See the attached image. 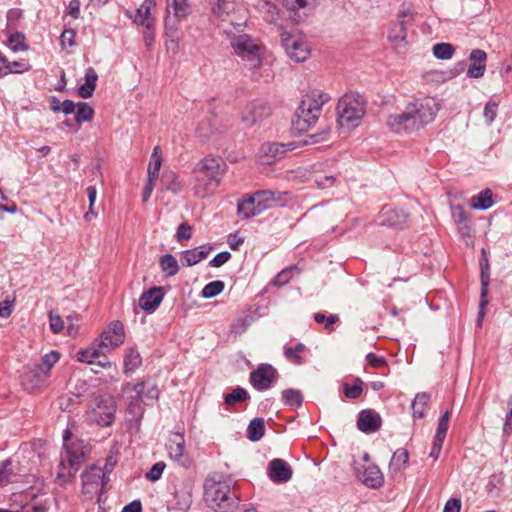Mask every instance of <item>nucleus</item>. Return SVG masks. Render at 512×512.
<instances>
[{
    "label": "nucleus",
    "instance_id": "1",
    "mask_svg": "<svg viewBox=\"0 0 512 512\" xmlns=\"http://www.w3.org/2000/svg\"><path fill=\"white\" fill-rule=\"evenodd\" d=\"M203 489L205 502L215 512H230L238 505L239 493L231 477L211 473L205 478Z\"/></svg>",
    "mask_w": 512,
    "mask_h": 512
},
{
    "label": "nucleus",
    "instance_id": "2",
    "mask_svg": "<svg viewBox=\"0 0 512 512\" xmlns=\"http://www.w3.org/2000/svg\"><path fill=\"white\" fill-rule=\"evenodd\" d=\"M226 164L220 158L205 157L196 163L190 180L196 197L205 198L217 190L225 173Z\"/></svg>",
    "mask_w": 512,
    "mask_h": 512
},
{
    "label": "nucleus",
    "instance_id": "3",
    "mask_svg": "<svg viewBox=\"0 0 512 512\" xmlns=\"http://www.w3.org/2000/svg\"><path fill=\"white\" fill-rule=\"evenodd\" d=\"M330 100V96L320 90H312L302 97L292 119V131L298 134L306 132L317 122L322 106Z\"/></svg>",
    "mask_w": 512,
    "mask_h": 512
},
{
    "label": "nucleus",
    "instance_id": "4",
    "mask_svg": "<svg viewBox=\"0 0 512 512\" xmlns=\"http://www.w3.org/2000/svg\"><path fill=\"white\" fill-rule=\"evenodd\" d=\"M340 126L356 127L365 113L364 102L359 95L345 94L338 103Z\"/></svg>",
    "mask_w": 512,
    "mask_h": 512
},
{
    "label": "nucleus",
    "instance_id": "5",
    "mask_svg": "<svg viewBox=\"0 0 512 512\" xmlns=\"http://www.w3.org/2000/svg\"><path fill=\"white\" fill-rule=\"evenodd\" d=\"M232 48L235 53L242 59L251 62V65L256 68L261 65V59L259 51L261 49L260 44L247 34L232 35L227 33Z\"/></svg>",
    "mask_w": 512,
    "mask_h": 512
},
{
    "label": "nucleus",
    "instance_id": "6",
    "mask_svg": "<svg viewBox=\"0 0 512 512\" xmlns=\"http://www.w3.org/2000/svg\"><path fill=\"white\" fill-rule=\"evenodd\" d=\"M406 107L413 116L416 130L432 122L439 111L438 103L431 97L416 100L409 103Z\"/></svg>",
    "mask_w": 512,
    "mask_h": 512
},
{
    "label": "nucleus",
    "instance_id": "7",
    "mask_svg": "<svg viewBox=\"0 0 512 512\" xmlns=\"http://www.w3.org/2000/svg\"><path fill=\"white\" fill-rule=\"evenodd\" d=\"M86 450H62L60 454L58 478L71 480L87 461Z\"/></svg>",
    "mask_w": 512,
    "mask_h": 512
},
{
    "label": "nucleus",
    "instance_id": "8",
    "mask_svg": "<svg viewBox=\"0 0 512 512\" xmlns=\"http://www.w3.org/2000/svg\"><path fill=\"white\" fill-rule=\"evenodd\" d=\"M412 21V15L406 11H399L397 19L388 30V40L396 49L402 50L407 46V25Z\"/></svg>",
    "mask_w": 512,
    "mask_h": 512
},
{
    "label": "nucleus",
    "instance_id": "9",
    "mask_svg": "<svg viewBox=\"0 0 512 512\" xmlns=\"http://www.w3.org/2000/svg\"><path fill=\"white\" fill-rule=\"evenodd\" d=\"M193 485L184 480L175 485L172 498L168 501V509L176 512H187L192 504Z\"/></svg>",
    "mask_w": 512,
    "mask_h": 512
},
{
    "label": "nucleus",
    "instance_id": "10",
    "mask_svg": "<svg viewBox=\"0 0 512 512\" xmlns=\"http://www.w3.org/2000/svg\"><path fill=\"white\" fill-rule=\"evenodd\" d=\"M278 377V371L272 365L262 363L250 373L249 382L257 391H266Z\"/></svg>",
    "mask_w": 512,
    "mask_h": 512
},
{
    "label": "nucleus",
    "instance_id": "11",
    "mask_svg": "<svg viewBox=\"0 0 512 512\" xmlns=\"http://www.w3.org/2000/svg\"><path fill=\"white\" fill-rule=\"evenodd\" d=\"M353 468L357 478L369 488H379L384 482L383 474L374 464H362L358 460H353Z\"/></svg>",
    "mask_w": 512,
    "mask_h": 512
},
{
    "label": "nucleus",
    "instance_id": "12",
    "mask_svg": "<svg viewBox=\"0 0 512 512\" xmlns=\"http://www.w3.org/2000/svg\"><path fill=\"white\" fill-rule=\"evenodd\" d=\"M166 11V29L176 30L177 23L191 14V6L188 0H167Z\"/></svg>",
    "mask_w": 512,
    "mask_h": 512
},
{
    "label": "nucleus",
    "instance_id": "13",
    "mask_svg": "<svg viewBox=\"0 0 512 512\" xmlns=\"http://www.w3.org/2000/svg\"><path fill=\"white\" fill-rule=\"evenodd\" d=\"M281 41L289 58L296 62H303L308 58L309 48L300 37L283 32L281 34Z\"/></svg>",
    "mask_w": 512,
    "mask_h": 512
},
{
    "label": "nucleus",
    "instance_id": "14",
    "mask_svg": "<svg viewBox=\"0 0 512 512\" xmlns=\"http://www.w3.org/2000/svg\"><path fill=\"white\" fill-rule=\"evenodd\" d=\"M116 404L111 396L96 398V408L93 410V419L100 426H109L115 418Z\"/></svg>",
    "mask_w": 512,
    "mask_h": 512
},
{
    "label": "nucleus",
    "instance_id": "15",
    "mask_svg": "<svg viewBox=\"0 0 512 512\" xmlns=\"http://www.w3.org/2000/svg\"><path fill=\"white\" fill-rule=\"evenodd\" d=\"M295 148H297V145L294 142H267L261 145L259 155L262 159V163L269 165L282 159L287 151H291Z\"/></svg>",
    "mask_w": 512,
    "mask_h": 512
},
{
    "label": "nucleus",
    "instance_id": "16",
    "mask_svg": "<svg viewBox=\"0 0 512 512\" xmlns=\"http://www.w3.org/2000/svg\"><path fill=\"white\" fill-rule=\"evenodd\" d=\"M125 331L122 322L112 321L100 336V348L114 349L124 343Z\"/></svg>",
    "mask_w": 512,
    "mask_h": 512
},
{
    "label": "nucleus",
    "instance_id": "17",
    "mask_svg": "<svg viewBox=\"0 0 512 512\" xmlns=\"http://www.w3.org/2000/svg\"><path fill=\"white\" fill-rule=\"evenodd\" d=\"M271 114L270 106L263 101L248 104L242 112L241 121L246 126H253Z\"/></svg>",
    "mask_w": 512,
    "mask_h": 512
},
{
    "label": "nucleus",
    "instance_id": "18",
    "mask_svg": "<svg viewBox=\"0 0 512 512\" xmlns=\"http://www.w3.org/2000/svg\"><path fill=\"white\" fill-rule=\"evenodd\" d=\"M49 376L36 364L27 365L22 377V385L28 391L40 389L46 385Z\"/></svg>",
    "mask_w": 512,
    "mask_h": 512
},
{
    "label": "nucleus",
    "instance_id": "19",
    "mask_svg": "<svg viewBox=\"0 0 512 512\" xmlns=\"http://www.w3.org/2000/svg\"><path fill=\"white\" fill-rule=\"evenodd\" d=\"M387 127L395 133H411L416 131L415 121L407 107L402 113L389 115L386 120Z\"/></svg>",
    "mask_w": 512,
    "mask_h": 512
},
{
    "label": "nucleus",
    "instance_id": "20",
    "mask_svg": "<svg viewBox=\"0 0 512 512\" xmlns=\"http://www.w3.org/2000/svg\"><path fill=\"white\" fill-rule=\"evenodd\" d=\"M315 3L316 0H283V5L289 13V18L296 23L304 21Z\"/></svg>",
    "mask_w": 512,
    "mask_h": 512
},
{
    "label": "nucleus",
    "instance_id": "21",
    "mask_svg": "<svg viewBox=\"0 0 512 512\" xmlns=\"http://www.w3.org/2000/svg\"><path fill=\"white\" fill-rule=\"evenodd\" d=\"M164 295L162 287H152L141 294L138 304L144 311L152 313L159 307Z\"/></svg>",
    "mask_w": 512,
    "mask_h": 512
},
{
    "label": "nucleus",
    "instance_id": "22",
    "mask_svg": "<svg viewBox=\"0 0 512 512\" xmlns=\"http://www.w3.org/2000/svg\"><path fill=\"white\" fill-rule=\"evenodd\" d=\"M382 419L379 413L366 409L359 413L357 427L364 433H374L381 427Z\"/></svg>",
    "mask_w": 512,
    "mask_h": 512
},
{
    "label": "nucleus",
    "instance_id": "23",
    "mask_svg": "<svg viewBox=\"0 0 512 512\" xmlns=\"http://www.w3.org/2000/svg\"><path fill=\"white\" fill-rule=\"evenodd\" d=\"M269 477L273 482L284 483L292 478V469L280 458H275L269 463Z\"/></svg>",
    "mask_w": 512,
    "mask_h": 512
},
{
    "label": "nucleus",
    "instance_id": "24",
    "mask_svg": "<svg viewBox=\"0 0 512 512\" xmlns=\"http://www.w3.org/2000/svg\"><path fill=\"white\" fill-rule=\"evenodd\" d=\"M256 207V212L260 214L265 210L271 209L278 201L281 200L280 192H274L271 190H259L252 194Z\"/></svg>",
    "mask_w": 512,
    "mask_h": 512
},
{
    "label": "nucleus",
    "instance_id": "25",
    "mask_svg": "<svg viewBox=\"0 0 512 512\" xmlns=\"http://www.w3.org/2000/svg\"><path fill=\"white\" fill-rule=\"evenodd\" d=\"M210 6L211 15L222 21L229 18L235 10V2L233 0H207Z\"/></svg>",
    "mask_w": 512,
    "mask_h": 512
},
{
    "label": "nucleus",
    "instance_id": "26",
    "mask_svg": "<svg viewBox=\"0 0 512 512\" xmlns=\"http://www.w3.org/2000/svg\"><path fill=\"white\" fill-rule=\"evenodd\" d=\"M481 269V300H480V311L478 313V324H481V319L484 317V307L488 304V300L486 299L488 294V286L490 283V273H489V264L488 260L480 262Z\"/></svg>",
    "mask_w": 512,
    "mask_h": 512
},
{
    "label": "nucleus",
    "instance_id": "27",
    "mask_svg": "<svg viewBox=\"0 0 512 512\" xmlns=\"http://www.w3.org/2000/svg\"><path fill=\"white\" fill-rule=\"evenodd\" d=\"M20 473L19 462L8 458L0 463V486H5L15 481Z\"/></svg>",
    "mask_w": 512,
    "mask_h": 512
},
{
    "label": "nucleus",
    "instance_id": "28",
    "mask_svg": "<svg viewBox=\"0 0 512 512\" xmlns=\"http://www.w3.org/2000/svg\"><path fill=\"white\" fill-rule=\"evenodd\" d=\"M211 250V246L201 245L199 247L183 251L181 259L184 261L186 266L190 267L205 259Z\"/></svg>",
    "mask_w": 512,
    "mask_h": 512
},
{
    "label": "nucleus",
    "instance_id": "29",
    "mask_svg": "<svg viewBox=\"0 0 512 512\" xmlns=\"http://www.w3.org/2000/svg\"><path fill=\"white\" fill-rule=\"evenodd\" d=\"M155 4V0H144L140 7L135 11L134 15H131L130 18L136 25L145 26L146 24H152L151 9Z\"/></svg>",
    "mask_w": 512,
    "mask_h": 512
},
{
    "label": "nucleus",
    "instance_id": "30",
    "mask_svg": "<svg viewBox=\"0 0 512 512\" xmlns=\"http://www.w3.org/2000/svg\"><path fill=\"white\" fill-rule=\"evenodd\" d=\"M83 485H93L99 482L104 485L108 481V477L105 472L97 465H91L83 471L81 474Z\"/></svg>",
    "mask_w": 512,
    "mask_h": 512
},
{
    "label": "nucleus",
    "instance_id": "31",
    "mask_svg": "<svg viewBox=\"0 0 512 512\" xmlns=\"http://www.w3.org/2000/svg\"><path fill=\"white\" fill-rule=\"evenodd\" d=\"M144 402L141 401L137 395L132 398L128 405V414L132 417L129 419L131 422V428L134 427L135 431L139 430L140 422L144 414Z\"/></svg>",
    "mask_w": 512,
    "mask_h": 512
},
{
    "label": "nucleus",
    "instance_id": "32",
    "mask_svg": "<svg viewBox=\"0 0 512 512\" xmlns=\"http://www.w3.org/2000/svg\"><path fill=\"white\" fill-rule=\"evenodd\" d=\"M97 80L98 75L96 71L92 67L88 68L85 72V82L78 88V95L85 99L92 97Z\"/></svg>",
    "mask_w": 512,
    "mask_h": 512
},
{
    "label": "nucleus",
    "instance_id": "33",
    "mask_svg": "<svg viewBox=\"0 0 512 512\" xmlns=\"http://www.w3.org/2000/svg\"><path fill=\"white\" fill-rule=\"evenodd\" d=\"M134 391L137 397L144 402L145 405L149 401L157 400L159 397V390L156 385H146L145 383H137L134 386Z\"/></svg>",
    "mask_w": 512,
    "mask_h": 512
},
{
    "label": "nucleus",
    "instance_id": "34",
    "mask_svg": "<svg viewBox=\"0 0 512 512\" xmlns=\"http://www.w3.org/2000/svg\"><path fill=\"white\" fill-rule=\"evenodd\" d=\"M430 400L428 393H418L411 403L412 415L415 419H422L425 416L426 408Z\"/></svg>",
    "mask_w": 512,
    "mask_h": 512
},
{
    "label": "nucleus",
    "instance_id": "35",
    "mask_svg": "<svg viewBox=\"0 0 512 512\" xmlns=\"http://www.w3.org/2000/svg\"><path fill=\"white\" fill-rule=\"evenodd\" d=\"M494 204L492 192L490 189L482 190L471 198V207L478 210H487Z\"/></svg>",
    "mask_w": 512,
    "mask_h": 512
},
{
    "label": "nucleus",
    "instance_id": "36",
    "mask_svg": "<svg viewBox=\"0 0 512 512\" xmlns=\"http://www.w3.org/2000/svg\"><path fill=\"white\" fill-rule=\"evenodd\" d=\"M170 460L177 466L189 468L194 462V457L190 450H170Z\"/></svg>",
    "mask_w": 512,
    "mask_h": 512
},
{
    "label": "nucleus",
    "instance_id": "37",
    "mask_svg": "<svg viewBox=\"0 0 512 512\" xmlns=\"http://www.w3.org/2000/svg\"><path fill=\"white\" fill-rule=\"evenodd\" d=\"M450 412L446 411L439 420L436 435L433 442V448H441L448 431Z\"/></svg>",
    "mask_w": 512,
    "mask_h": 512
},
{
    "label": "nucleus",
    "instance_id": "38",
    "mask_svg": "<svg viewBox=\"0 0 512 512\" xmlns=\"http://www.w3.org/2000/svg\"><path fill=\"white\" fill-rule=\"evenodd\" d=\"M256 203L252 195H247L242 201H239L237 210L239 215L243 218H251L259 215L257 211Z\"/></svg>",
    "mask_w": 512,
    "mask_h": 512
},
{
    "label": "nucleus",
    "instance_id": "39",
    "mask_svg": "<svg viewBox=\"0 0 512 512\" xmlns=\"http://www.w3.org/2000/svg\"><path fill=\"white\" fill-rule=\"evenodd\" d=\"M282 402L289 407H300L303 403V395L300 390L288 388L282 391Z\"/></svg>",
    "mask_w": 512,
    "mask_h": 512
},
{
    "label": "nucleus",
    "instance_id": "40",
    "mask_svg": "<svg viewBox=\"0 0 512 512\" xmlns=\"http://www.w3.org/2000/svg\"><path fill=\"white\" fill-rule=\"evenodd\" d=\"M159 265L166 276H175L179 271L177 259L172 254L162 255L159 259Z\"/></svg>",
    "mask_w": 512,
    "mask_h": 512
},
{
    "label": "nucleus",
    "instance_id": "41",
    "mask_svg": "<svg viewBox=\"0 0 512 512\" xmlns=\"http://www.w3.org/2000/svg\"><path fill=\"white\" fill-rule=\"evenodd\" d=\"M265 433V422L262 418H254L247 427V437L251 441L260 440Z\"/></svg>",
    "mask_w": 512,
    "mask_h": 512
},
{
    "label": "nucleus",
    "instance_id": "42",
    "mask_svg": "<svg viewBox=\"0 0 512 512\" xmlns=\"http://www.w3.org/2000/svg\"><path fill=\"white\" fill-rule=\"evenodd\" d=\"M408 459V450H395L390 461V470L394 473L399 472L407 465Z\"/></svg>",
    "mask_w": 512,
    "mask_h": 512
},
{
    "label": "nucleus",
    "instance_id": "43",
    "mask_svg": "<svg viewBox=\"0 0 512 512\" xmlns=\"http://www.w3.org/2000/svg\"><path fill=\"white\" fill-rule=\"evenodd\" d=\"M94 117V110L93 108L86 102H79L77 103L76 109H75V121L78 124H81L82 122H89Z\"/></svg>",
    "mask_w": 512,
    "mask_h": 512
},
{
    "label": "nucleus",
    "instance_id": "44",
    "mask_svg": "<svg viewBox=\"0 0 512 512\" xmlns=\"http://www.w3.org/2000/svg\"><path fill=\"white\" fill-rule=\"evenodd\" d=\"M163 188L173 194H179L183 190V185L174 173H167L161 179Z\"/></svg>",
    "mask_w": 512,
    "mask_h": 512
},
{
    "label": "nucleus",
    "instance_id": "45",
    "mask_svg": "<svg viewBox=\"0 0 512 512\" xmlns=\"http://www.w3.org/2000/svg\"><path fill=\"white\" fill-rule=\"evenodd\" d=\"M161 155H160V147L155 146L150 158V163L148 167V177L151 179H157L159 175V171L161 168Z\"/></svg>",
    "mask_w": 512,
    "mask_h": 512
},
{
    "label": "nucleus",
    "instance_id": "46",
    "mask_svg": "<svg viewBox=\"0 0 512 512\" xmlns=\"http://www.w3.org/2000/svg\"><path fill=\"white\" fill-rule=\"evenodd\" d=\"M455 52V47L450 43H437L433 46V55L437 59H451Z\"/></svg>",
    "mask_w": 512,
    "mask_h": 512
},
{
    "label": "nucleus",
    "instance_id": "47",
    "mask_svg": "<svg viewBox=\"0 0 512 512\" xmlns=\"http://www.w3.org/2000/svg\"><path fill=\"white\" fill-rule=\"evenodd\" d=\"M296 270H298L297 266L284 268L272 279L271 284L278 287L286 285L291 280L293 273Z\"/></svg>",
    "mask_w": 512,
    "mask_h": 512
},
{
    "label": "nucleus",
    "instance_id": "48",
    "mask_svg": "<svg viewBox=\"0 0 512 512\" xmlns=\"http://www.w3.org/2000/svg\"><path fill=\"white\" fill-rule=\"evenodd\" d=\"M224 283L220 280L209 282L201 291L203 298L209 299L219 295L224 290Z\"/></svg>",
    "mask_w": 512,
    "mask_h": 512
},
{
    "label": "nucleus",
    "instance_id": "49",
    "mask_svg": "<svg viewBox=\"0 0 512 512\" xmlns=\"http://www.w3.org/2000/svg\"><path fill=\"white\" fill-rule=\"evenodd\" d=\"M249 398L248 392L242 387H236L231 393L224 396V402L227 405H234L239 402H243Z\"/></svg>",
    "mask_w": 512,
    "mask_h": 512
},
{
    "label": "nucleus",
    "instance_id": "50",
    "mask_svg": "<svg viewBox=\"0 0 512 512\" xmlns=\"http://www.w3.org/2000/svg\"><path fill=\"white\" fill-rule=\"evenodd\" d=\"M60 354L57 351H51L42 357L40 363H36L38 367L44 369V372L50 376V370L59 360Z\"/></svg>",
    "mask_w": 512,
    "mask_h": 512
},
{
    "label": "nucleus",
    "instance_id": "51",
    "mask_svg": "<svg viewBox=\"0 0 512 512\" xmlns=\"http://www.w3.org/2000/svg\"><path fill=\"white\" fill-rule=\"evenodd\" d=\"M9 44L13 51H26L28 50V45L25 43V36L21 32L12 33L9 36Z\"/></svg>",
    "mask_w": 512,
    "mask_h": 512
},
{
    "label": "nucleus",
    "instance_id": "52",
    "mask_svg": "<svg viewBox=\"0 0 512 512\" xmlns=\"http://www.w3.org/2000/svg\"><path fill=\"white\" fill-rule=\"evenodd\" d=\"M363 382L360 378H357L354 381L353 385L344 384V395L349 399H357L362 394L363 388H362Z\"/></svg>",
    "mask_w": 512,
    "mask_h": 512
},
{
    "label": "nucleus",
    "instance_id": "53",
    "mask_svg": "<svg viewBox=\"0 0 512 512\" xmlns=\"http://www.w3.org/2000/svg\"><path fill=\"white\" fill-rule=\"evenodd\" d=\"M101 356L100 349H86L78 352V360L80 362H85L88 364H94L96 363V359H98Z\"/></svg>",
    "mask_w": 512,
    "mask_h": 512
},
{
    "label": "nucleus",
    "instance_id": "54",
    "mask_svg": "<svg viewBox=\"0 0 512 512\" xmlns=\"http://www.w3.org/2000/svg\"><path fill=\"white\" fill-rule=\"evenodd\" d=\"M498 112V103L490 100L486 103L483 111V116L487 125H491L495 120Z\"/></svg>",
    "mask_w": 512,
    "mask_h": 512
},
{
    "label": "nucleus",
    "instance_id": "55",
    "mask_svg": "<svg viewBox=\"0 0 512 512\" xmlns=\"http://www.w3.org/2000/svg\"><path fill=\"white\" fill-rule=\"evenodd\" d=\"M305 349L304 344L298 343L295 347H287L284 349L285 356L296 364L302 363L300 353Z\"/></svg>",
    "mask_w": 512,
    "mask_h": 512
},
{
    "label": "nucleus",
    "instance_id": "56",
    "mask_svg": "<svg viewBox=\"0 0 512 512\" xmlns=\"http://www.w3.org/2000/svg\"><path fill=\"white\" fill-rule=\"evenodd\" d=\"M141 361L140 354L135 350H130L125 356V369L134 370L141 365Z\"/></svg>",
    "mask_w": 512,
    "mask_h": 512
},
{
    "label": "nucleus",
    "instance_id": "57",
    "mask_svg": "<svg viewBox=\"0 0 512 512\" xmlns=\"http://www.w3.org/2000/svg\"><path fill=\"white\" fill-rule=\"evenodd\" d=\"M165 467H166V464L163 461H159V462L155 463L150 468V470L145 474L146 479H148L149 481H152V482L158 481L161 478Z\"/></svg>",
    "mask_w": 512,
    "mask_h": 512
},
{
    "label": "nucleus",
    "instance_id": "58",
    "mask_svg": "<svg viewBox=\"0 0 512 512\" xmlns=\"http://www.w3.org/2000/svg\"><path fill=\"white\" fill-rule=\"evenodd\" d=\"M175 236L178 242L189 240L192 237V227L186 222L181 223L177 228Z\"/></svg>",
    "mask_w": 512,
    "mask_h": 512
},
{
    "label": "nucleus",
    "instance_id": "59",
    "mask_svg": "<svg viewBox=\"0 0 512 512\" xmlns=\"http://www.w3.org/2000/svg\"><path fill=\"white\" fill-rule=\"evenodd\" d=\"M76 33L73 29H66L62 32L60 42L63 47H72L75 45Z\"/></svg>",
    "mask_w": 512,
    "mask_h": 512
},
{
    "label": "nucleus",
    "instance_id": "60",
    "mask_svg": "<svg viewBox=\"0 0 512 512\" xmlns=\"http://www.w3.org/2000/svg\"><path fill=\"white\" fill-rule=\"evenodd\" d=\"M231 258V254L228 251H222L216 254L210 261L209 265L212 267H220L228 262Z\"/></svg>",
    "mask_w": 512,
    "mask_h": 512
},
{
    "label": "nucleus",
    "instance_id": "61",
    "mask_svg": "<svg viewBox=\"0 0 512 512\" xmlns=\"http://www.w3.org/2000/svg\"><path fill=\"white\" fill-rule=\"evenodd\" d=\"M50 328L54 333H60L64 328V322L58 314L49 313Z\"/></svg>",
    "mask_w": 512,
    "mask_h": 512
},
{
    "label": "nucleus",
    "instance_id": "62",
    "mask_svg": "<svg viewBox=\"0 0 512 512\" xmlns=\"http://www.w3.org/2000/svg\"><path fill=\"white\" fill-rule=\"evenodd\" d=\"M77 104H75L72 100L66 99L61 103V106H54L53 112H63L68 115L75 112Z\"/></svg>",
    "mask_w": 512,
    "mask_h": 512
},
{
    "label": "nucleus",
    "instance_id": "63",
    "mask_svg": "<svg viewBox=\"0 0 512 512\" xmlns=\"http://www.w3.org/2000/svg\"><path fill=\"white\" fill-rule=\"evenodd\" d=\"M486 64H470L467 70L469 78H480L484 75Z\"/></svg>",
    "mask_w": 512,
    "mask_h": 512
},
{
    "label": "nucleus",
    "instance_id": "64",
    "mask_svg": "<svg viewBox=\"0 0 512 512\" xmlns=\"http://www.w3.org/2000/svg\"><path fill=\"white\" fill-rule=\"evenodd\" d=\"M461 501L457 498H450L443 509V512H460Z\"/></svg>",
    "mask_w": 512,
    "mask_h": 512
}]
</instances>
